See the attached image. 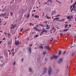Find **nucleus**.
Returning <instances> with one entry per match:
<instances>
[{
    "label": "nucleus",
    "mask_w": 76,
    "mask_h": 76,
    "mask_svg": "<svg viewBox=\"0 0 76 76\" xmlns=\"http://www.w3.org/2000/svg\"><path fill=\"white\" fill-rule=\"evenodd\" d=\"M48 75L49 76L50 75H51V74H52V68L51 67H49L48 69Z\"/></svg>",
    "instance_id": "f257e3e1"
},
{
    "label": "nucleus",
    "mask_w": 76,
    "mask_h": 76,
    "mask_svg": "<svg viewBox=\"0 0 76 76\" xmlns=\"http://www.w3.org/2000/svg\"><path fill=\"white\" fill-rule=\"evenodd\" d=\"M47 71V68L45 67L43 69V71L42 73V75H44V74L46 73Z\"/></svg>",
    "instance_id": "f03ea898"
},
{
    "label": "nucleus",
    "mask_w": 76,
    "mask_h": 76,
    "mask_svg": "<svg viewBox=\"0 0 76 76\" xmlns=\"http://www.w3.org/2000/svg\"><path fill=\"white\" fill-rule=\"evenodd\" d=\"M63 61V58H60L58 61V63L60 64V63H61V62H62Z\"/></svg>",
    "instance_id": "7ed1b4c3"
},
{
    "label": "nucleus",
    "mask_w": 76,
    "mask_h": 76,
    "mask_svg": "<svg viewBox=\"0 0 76 76\" xmlns=\"http://www.w3.org/2000/svg\"><path fill=\"white\" fill-rule=\"evenodd\" d=\"M15 45H18L19 44H20V42H19V40H18L17 41L16 40H15Z\"/></svg>",
    "instance_id": "20e7f679"
},
{
    "label": "nucleus",
    "mask_w": 76,
    "mask_h": 76,
    "mask_svg": "<svg viewBox=\"0 0 76 76\" xmlns=\"http://www.w3.org/2000/svg\"><path fill=\"white\" fill-rule=\"evenodd\" d=\"M44 48L46 50H50V48L48 46H45Z\"/></svg>",
    "instance_id": "39448f33"
},
{
    "label": "nucleus",
    "mask_w": 76,
    "mask_h": 76,
    "mask_svg": "<svg viewBox=\"0 0 76 76\" xmlns=\"http://www.w3.org/2000/svg\"><path fill=\"white\" fill-rule=\"evenodd\" d=\"M12 43V39H11V40L8 42V45H11Z\"/></svg>",
    "instance_id": "423d86ee"
},
{
    "label": "nucleus",
    "mask_w": 76,
    "mask_h": 76,
    "mask_svg": "<svg viewBox=\"0 0 76 76\" xmlns=\"http://www.w3.org/2000/svg\"><path fill=\"white\" fill-rule=\"evenodd\" d=\"M57 13V12H56V11L54 10L53 11H52V14L53 15H56Z\"/></svg>",
    "instance_id": "0eeeda50"
},
{
    "label": "nucleus",
    "mask_w": 76,
    "mask_h": 76,
    "mask_svg": "<svg viewBox=\"0 0 76 76\" xmlns=\"http://www.w3.org/2000/svg\"><path fill=\"white\" fill-rule=\"evenodd\" d=\"M34 30H36V31H38V32H39V31H40V30L38 29V28L36 27H34Z\"/></svg>",
    "instance_id": "6e6552de"
},
{
    "label": "nucleus",
    "mask_w": 76,
    "mask_h": 76,
    "mask_svg": "<svg viewBox=\"0 0 76 76\" xmlns=\"http://www.w3.org/2000/svg\"><path fill=\"white\" fill-rule=\"evenodd\" d=\"M28 48V50L29 52V53H31V47H28L27 48Z\"/></svg>",
    "instance_id": "1a4fd4ad"
},
{
    "label": "nucleus",
    "mask_w": 76,
    "mask_h": 76,
    "mask_svg": "<svg viewBox=\"0 0 76 76\" xmlns=\"http://www.w3.org/2000/svg\"><path fill=\"white\" fill-rule=\"evenodd\" d=\"M76 4V1L75 2V3L72 6L73 9H74L75 7H76V6H75V5Z\"/></svg>",
    "instance_id": "9d476101"
},
{
    "label": "nucleus",
    "mask_w": 76,
    "mask_h": 76,
    "mask_svg": "<svg viewBox=\"0 0 76 76\" xmlns=\"http://www.w3.org/2000/svg\"><path fill=\"white\" fill-rule=\"evenodd\" d=\"M53 57L54 59L55 58V59H57V56H56L55 55H53Z\"/></svg>",
    "instance_id": "9b49d317"
},
{
    "label": "nucleus",
    "mask_w": 76,
    "mask_h": 76,
    "mask_svg": "<svg viewBox=\"0 0 76 76\" xmlns=\"http://www.w3.org/2000/svg\"><path fill=\"white\" fill-rule=\"evenodd\" d=\"M28 70L29 72H32V69L31 68H29Z\"/></svg>",
    "instance_id": "f8f14e48"
},
{
    "label": "nucleus",
    "mask_w": 76,
    "mask_h": 76,
    "mask_svg": "<svg viewBox=\"0 0 76 76\" xmlns=\"http://www.w3.org/2000/svg\"><path fill=\"white\" fill-rule=\"evenodd\" d=\"M34 18H37L38 19H39V17L36 15L34 16Z\"/></svg>",
    "instance_id": "ddd939ff"
},
{
    "label": "nucleus",
    "mask_w": 76,
    "mask_h": 76,
    "mask_svg": "<svg viewBox=\"0 0 76 76\" xmlns=\"http://www.w3.org/2000/svg\"><path fill=\"white\" fill-rule=\"evenodd\" d=\"M43 31H42L43 32H45L46 33L47 32V30H45L44 29V28H43Z\"/></svg>",
    "instance_id": "4468645a"
},
{
    "label": "nucleus",
    "mask_w": 76,
    "mask_h": 76,
    "mask_svg": "<svg viewBox=\"0 0 76 76\" xmlns=\"http://www.w3.org/2000/svg\"><path fill=\"white\" fill-rule=\"evenodd\" d=\"M56 19H60V18H56L53 20V21H54L55 20H56Z\"/></svg>",
    "instance_id": "2eb2a0df"
},
{
    "label": "nucleus",
    "mask_w": 76,
    "mask_h": 76,
    "mask_svg": "<svg viewBox=\"0 0 76 76\" xmlns=\"http://www.w3.org/2000/svg\"><path fill=\"white\" fill-rule=\"evenodd\" d=\"M15 26H16V24H15L14 26H12L11 27H10L11 29H12V28H15Z\"/></svg>",
    "instance_id": "dca6fc26"
},
{
    "label": "nucleus",
    "mask_w": 76,
    "mask_h": 76,
    "mask_svg": "<svg viewBox=\"0 0 76 76\" xmlns=\"http://www.w3.org/2000/svg\"><path fill=\"white\" fill-rule=\"evenodd\" d=\"M38 36H39V34H37V35H35L34 37L35 38H37V37H38Z\"/></svg>",
    "instance_id": "f3484780"
},
{
    "label": "nucleus",
    "mask_w": 76,
    "mask_h": 76,
    "mask_svg": "<svg viewBox=\"0 0 76 76\" xmlns=\"http://www.w3.org/2000/svg\"><path fill=\"white\" fill-rule=\"evenodd\" d=\"M64 20H65V19H62L61 20H58V21H59V22H61V21H64Z\"/></svg>",
    "instance_id": "a211bd4d"
},
{
    "label": "nucleus",
    "mask_w": 76,
    "mask_h": 76,
    "mask_svg": "<svg viewBox=\"0 0 76 76\" xmlns=\"http://www.w3.org/2000/svg\"><path fill=\"white\" fill-rule=\"evenodd\" d=\"M58 53L59 55H60L61 54V50H59Z\"/></svg>",
    "instance_id": "6ab92c4d"
},
{
    "label": "nucleus",
    "mask_w": 76,
    "mask_h": 76,
    "mask_svg": "<svg viewBox=\"0 0 76 76\" xmlns=\"http://www.w3.org/2000/svg\"><path fill=\"white\" fill-rule=\"evenodd\" d=\"M45 17L47 18V19H51V17H50L47 16V15H46L45 16Z\"/></svg>",
    "instance_id": "aec40b11"
},
{
    "label": "nucleus",
    "mask_w": 76,
    "mask_h": 76,
    "mask_svg": "<svg viewBox=\"0 0 76 76\" xmlns=\"http://www.w3.org/2000/svg\"><path fill=\"white\" fill-rule=\"evenodd\" d=\"M30 14H28L27 15V18H29V16H30Z\"/></svg>",
    "instance_id": "412c9836"
},
{
    "label": "nucleus",
    "mask_w": 76,
    "mask_h": 76,
    "mask_svg": "<svg viewBox=\"0 0 76 76\" xmlns=\"http://www.w3.org/2000/svg\"><path fill=\"white\" fill-rule=\"evenodd\" d=\"M46 53H47V52L44 51L43 52V55H45V54H46Z\"/></svg>",
    "instance_id": "4be33fe9"
},
{
    "label": "nucleus",
    "mask_w": 76,
    "mask_h": 76,
    "mask_svg": "<svg viewBox=\"0 0 76 76\" xmlns=\"http://www.w3.org/2000/svg\"><path fill=\"white\" fill-rule=\"evenodd\" d=\"M67 19H70V16L69 15L67 17Z\"/></svg>",
    "instance_id": "5701e85b"
},
{
    "label": "nucleus",
    "mask_w": 76,
    "mask_h": 76,
    "mask_svg": "<svg viewBox=\"0 0 76 76\" xmlns=\"http://www.w3.org/2000/svg\"><path fill=\"white\" fill-rule=\"evenodd\" d=\"M69 30V29H65L64 30V32H66V31H67V30Z\"/></svg>",
    "instance_id": "b1692460"
},
{
    "label": "nucleus",
    "mask_w": 76,
    "mask_h": 76,
    "mask_svg": "<svg viewBox=\"0 0 76 76\" xmlns=\"http://www.w3.org/2000/svg\"><path fill=\"white\" fill-rule=\"evenodd\" d=\"M39 25H40L41 26L44 27V25L42 24H39Z\"/></svg>",
    "instance_id": "393cba45"
},
{
    "label": "nucleus",
    "mask_w": 76,
    "mask_h": 76,
    "mask_svg": "<svg viewBox=\"0 0 76 76\" xmlns=\"http://www.w3.org/2000/svg\"><path fill=\"white\" fill-rule=\"evenodd\" d=\"M39 47V48H41V49H43V47L42 46H40Z\"/></svg>",
    "instance_id": "a878e982"
},
{
    "label": "nucleus",
    "mask_w": 76,
    "mask_h": 76,
    "mask_svg": "<svg viewBox=\"0 0 76 76\" xmlns=\"http://www.w3.org/2000/svg\"><path fill=\"white\" fill-rule=\"evenodd\" d=\"M75 55V53H73L72 54V57H73V56H74V55Z\"/></svg>",
    "instance_id": "bb28decb"
},
{
    "label": "nucleus",
    "mask_w": 76,
    "mask_h": 76,
    "mask_svg": "<svg viewBox=\"0 0 76 76\" xmlns=\"http://www.w3.org/2000/svg\"><path fill=\"white\" fill-rule=\"evenodd\" d=\"M67 26H68V25L66 24L65 25V28H67Z\"/></svg>",
    "instance_id": "cd10ccee"
},
{
    "label": "nucleus",
    "mask_w": 76,
    "mask_h": 76,
    "mask_svg": "<svg viewBox=\"0 0 76 76\" xmlns=\"http://www.w3.org/2000/svg\"><path fill=\"white\" fill-rule=\"evenodd\" d=\"M50 26H49L48 27L46 28V29H50Z\"/></svg>",
    "instance_id": "c85d7f7f"
},
{
    "label": "nucleus",
    "mask_w": 76,
    "mask_h": 76,
    "mask_svg": "<svg viewBox=\"0 0 76 76\" xmlns=\"http://www.w3.org/2000/svg\"><path fill=\"white\" fill-rule=\"evenodd\" d=\"M50 59H51V60H52V59H54V57H51L50 58Z\"/></svg>",
    "instance_id": "c756f323"
},
{
    "label": "nucleus",
    "mask_w": 76,
    "mask_h": 76,
    "mask_svg": "<svg viewBox=\"0 0 76 76\" xmlns=\"http://www.w3.org/2000/svg\"><path fill=\"white\" fill-rule=\"evenodd\" d=\"M30 25H31V26H34V25L32 24V23H30Z\"/></svg>",
    "instance_id": "7c9ffc66"
},
{
    "label": "nucleus",
    "mask_w": 76,
    "mask_h": 76,
    "mask_svg": "<svg viewBox=\"0 0 76 76\" xmlns=\"http://www.w3.org/2000/svg\"><path fill=\"white\" fill-rule=\"evenodd\" d=\"M44 33V31H42V33L40 34V35H41Z\"/></svg>",
    "instance_id": "2f4dec72"
},
{
    "label": "nucleus",
    "mask_w": 76,
    "mask_h": 76,
    "mask_svg": "<svg viewBox=\"0 0 76 76\" xmlns=\"http://www.w3.org/2000/svg\"><path fill=\"white\" fill-rule=\"evenodd\" d=\"M56 1L57 2H58V3H59L60 4H61V3L60 2H59V1H58L57 0H56Z\"/></svg>",
    "instance_id": "473e14b6"
},
{
    "label": "nucleus",
    "mask_w": 76,
    "mask_h": 76,
    "mask_svg": "<svg viewBox=\"0 0 76 76\" xmlns=\"http://www.w3.org/2000/svg\"><path fill=\"white\" fill-rule=\"evenodd\" d=\"M46 23L45 24L46 25H47V21H45L44 22V23Z\"/></svg>",
    "instance_id": "72a5a7b5"
},
{
    "label": "nucleus",
    "mask_w": 76,
    "mask_h": 76,
    "mask_svg": "<svg viewBox=\"0 0 76 76\" xmlns=\"http://www.w3.org/2000/svg\"><path fill=\"white\" fill-rule=\"evenodd\" d=\"M13 66H15V61H14V62L13 63Z\"/></svg>",
    "instance_id": "f704fd0d"
},
{
    "label": "nucleus",
    "mask_w": 76,
    "mask_h": 76,
    "mask_svg": "<svg viewBox=\"0 0 76 76\" xmlns=\"http://www.w3.org/2000/svg\"><path fill=\"white\" fill-rule=\"evenodd\" d=\"M66 51H65L64 53H63V55H64V54H65V53H66Z\"/></svg>",
    "instance_id": "c9c22d12"
},
{
    "label": "nucleus",
    "mask_w": 76,
    "mask_h": 76,
    "mask_svg": "<svg viewBox=\"0 0 76 76\" xmlns=\"http://www.w3.org/2000/svg\"><path fill=\"white\" fill-rule=\"evenodd\" d=\"M73 9H74V8H72V10H71V12H72V11H73Z\"/></svg>",
    "instance_id": "e433bc0d"
},
{
    "label": "nucleus",
    "mask_w": 76,
    "mask_h": 76,
    "mask_svg": "<svg viewBox=\"0 0 76 76\" xmlns=\"http://www.w3.org/2000/svg\"><path fill=\"white\" fill-rule=\"evenodd\" d=\"M70 19H73V16H71L70 17Z\"/></svg>",
    "instance_id": "4c0bfd02"
},
{
    "label": "nucleus",
    "mask_w": 76,
    "mask_h": 76,
    "mask_svg": "<svg viewBox=\"0 0 76 76\" xmlns=\"http://www.w3.org/2000/svg\"><path fill=\"white\" fill-rule=\"evenodd\" d=\"M49 1L50 2V3H52V1H51V0H49Z\"/></svg>",
    "instance_id": "58836bf2"
},
{
    "label": "nucleus",
    "mask_w": 76,
    "mask_h": 76,
    "mask_svg": "<svg viewBox=\"0 0 76 76\" xmlns=\"http://www.w3.org/2000/svg\"><path fill=\"white\" fill-rule=\"evenodd\" d=\"M23 28H22L20 30V32H22V31H23Z\"/></svg>",
    "instance_id": "ea45409f"
},
{
    "label": "nucleus",
    "mask_w": 76,
    "mask_h": 76,
    "mask_svg": "<svg viewBox=\"0 0 76 76\" xmlns=\"http://www.w3.org/2000/svg\"><path fill=\"white\" fill-rule=\"evenodd\" d=\"M60 35L61 36H63V34H62V33H61L60 34Z\"/></svg>",
    "instance_id": "a19ab883"
},
{
    "label": "nucleus",
    "mask_w": 76,
    "mask_h": 76,
    "mask_svg": "<svg viewBox=\"0 0 76 76\" xmlns=\"http://www.w3.org/2000/svg\"><path fill=\"white\" fill-rule=\"evenodd\" d=\"M39 24L37 25L36 26V27H38L39 26Z\"/></svg>",
    "instance_id": "79ce46f5"
},
{
    "label": "nucleus",
    "mask_w": 76,
    "mask_h": 76,
    "mask_svg": "<svg viewBox=\"0 0 76 76\" xmlns=\"http://www.w3.org/2000/svg\"><path fill=\"white\" fill-rule=\"evenodd\" d=\"M72 7H73V6L72 5L70 7V9H71L72 8Z\"/></svg>",
    "instance_id": "37998d69"
},
{
    "label": "nucleus",
    "mask_w": 76,
    "mask_h": 76,
    "mask_svg": "<svg viewBox=\"0 0 76 76\" xmlns=\"http://www.w3.org/2000/svg\"><path fill=\"white\" fill-rule=\"evenodd\" d=\"M10 13L11 14V16H12V15H13V13H12V12H10Z\"/></svg>",
    "instance_id": "c03bdc74"
},
{
    "label": "nucleus",
    "mask_w": 76,
    "mask_h": 76,
    "mask_svg": "<svg viewBox=\"0 0 76 76\" xmlns=\"http://www.w3.org/2000/svg\"><path fill=\"white\" fill-rule=\"evenodd\" d=\"M33 45V44H31L30 45H29V47H31V46H32Z\"/></svg>",
    "instance_id": "a18cd8bd"
},
{
    "label": "nucleus",
    "mask_w": 76,
    "mask_h": 76,
    "mask_svg": "<svg viewBox=\"0 0 76 76\" xmlns=\"http://www.w3.org/2000/svg\"><path fill=\"white\" fill-rule=\"evenodd\" d=\"M58 71H59V69H58L57 70V72H58Z\"/></svg>",
    "instance_id": "49530a36"
},
{
    "label": "nucleus",
    "mask_w": 76,
    "mask_h": 76,
    "mask_svg": "<svg viewBox=\"0 0 76 76\" xmlns=\"http://www.w3.org/2000/svg\"><path fill=\"white\" fill-rule=\"evenodd\" d=\"M67 35H70V34L69 33H67Z\"/></svg>",
    "instance_id": "de8ad7c7"
},
{
    "label": "nucleus",
    "mask_w": 76,
    "mask_h": 76,
    "mask_svg": "<svg viewBox=\"0 0 76 76\" xmlns=\"http://www.w3.org/2000/svg\"><path fill=\"white\" fill-rule=\"evenodd\" d=\"M4 15H6V14H3L2 15H1L2 16H4Z\"/></svg>",
    "instance_id": "09e8293b"
},
{
    "label": "nucleus",
    "mask_w": 76,
    "mask_h": 76,
    "mask_svg": "<svg viewBox=\"0 0 76 76\" xmlns=\"http://www.w3.org/2000/svg\"><path fill=\"white\" fill-rule=\"evenodd\" d=\"M13 50H14V48H13L12 50L11 51H13Z\"/></svg>",
    "instance_id": "8fccbe9b"
},
{
    "label": "nucleus",
    "mask_w": 76,
    "mask_h": 76,
    "mask_svg": "<svg viewBox=\"0 0 76 76\" xmlns=\"http://www.w3.org/2000/svg\"><path fill=\"white\" fill-rule=\"evenodd\" d=\"M22 62L23 61V58H22Z\"/></svg>",
    "instance_id": "3c124183"
},
{
    "label": "nucleus",
    "mask_w": 76,
    "mask_h": 76,
    "mask_svg": "<svg viewBox=\"0 0 76 76\" xmlns=\"http://www.w3.org/2000/svg\"><path fill=\"white\" fill-rule=\"evenodd\" d=\"M1 42H2V41H0V44H1Z\"/></svg>",
    "instance_id": "603ef678"
},
{
    "label": "nucleus",
    "mask_w": 76,
    "mask_h": 76,
    "mask_svg": "<svg viewBox=\"0 0 76 76\" xmlns=\"http://www.w3.org/2000/svg\"><path fill=\"white\" fill-rule=\"evenodd\" d=\"M53 40H50V41H51V42H53Z\"/></svg>",
    "instance_id": "864d4df0"
},
{
    "label": "nucleus",
    "mask_w": 76,
    "mask_h": 76,
    "mask_svg": "<svg viewBox=\"0 0 76 76\" xmlns=\"http://www.w3.org/2000/svg\"><path fill=\"white\" fill-rule=\"evenodd\" d=\"M48 27V24H47V26H46V27L47 28V27Z\"/></svg>",
    "instance_id": "5fc2aeb1"
},
{
    "label": "nucleus",
    "mask_w": 76,
    "mask_h": 76,
    "mask_svg": "<svg viewBox=\"0 0 76 76\" xmlns=\"http://www.w3.org/2000/svg\"><path fill=\"white\" fill-rule=\"evenodd\" d=\"M55 17H58V15H55Z\"/></svg>",
    "instance_id": "6e6d98bb"
},
{
    "label": "nucleus",
    "mask_w": 76,
    "mask_h": 76,
    "mask_svg": "<svg viewBox=\"0 0 76 76\" xmlns=\"http://www.w3.org/2000/svg\"><path fill=\"white\" fill-rule=\"evenodd\" d=\"M53 29H54V27H53V28L52 29V30H53Z\"/></svg>",
    "instance_id": "4d7b16f0"
},
{
    "label": "nucleus",
    "mask_w": 76,
    "mask_h": 76,
    "mask_svg": "<svg viewBox=\"0 0 76 76\" xmlns=\"http://www.w3.org/2000/svg\"><path fill=\"white\" fill-rule=\"evenodd\" d=\"M34 49L35 50H37V49H37V48H34Z\"/></svg>",
    "instance_id": "13d9d810"
},
{
    "label": "nucleus",
    "mask_w": 76,
    "mask_h": 76,
    "mask_svg": "<svg viewBox=\"0 0 76 76\" xmlns=\"http://www.w3.org/2000/svg\"><path fill=\"white\" fill-rule=\"evenodd\" d=\"M69 27H71V25L69 24Z\"/></svg>",
    "instance_id": "bf43d9fd"
},
{
    "label": "nucleus",
    "mask_w": 76,
    "mask_h": 76,
    "mask_svg": "<svg viewBox=\"0 0 76 76\" xmlns=\"http://www.w3.org/2000/svg\"><path fill=\"white\" fill-rule=\"evenodd\" d=\"M3 40H5V38H3Z\"/></svg>",
    "instance_id": "052dcab7"
},
{
    "label": "nucleus",
    "mask_w": 76,
    "mask_h": 76,
    "mask_svg": "<svg viewBox=\"0 0 76 76\" xmlns=\"http://www.w3.org/2000/svg\"><path fill=\"white\" fill-rule=\"evenodd\" d=\"M75 22H76V17L75 18Z\"/></svg>",
    "instance_id": "680f3d73"
},
{
    "label": "nucleus",
    "mask_w": 76,
    "mask_h": 76,
    "mask_svg": "<svg viewBox=\"0 0 76 76\" xmlns=\"http://www.w3.org/2000/svg\"><path fill=\"white\" fill-rule=\"evenodd\" d=\"M34 14H32V16L33 17V16H34Z\"/></svg>",
    "instance_id": "e2e57ef3"
},
{
    "label": "nucleus",
    "mask_w": 76,
    "mask_h": 76,
    "mask_svg": "<svg viewBox=\"0 0 76 76\" xmlns=\"http://www.w3.org/2000/svg\"><path fill=\"white\" fill-rule=\"evenodd\" d=\"M45 4H47V2H45Z\"/></svg>",
    "instance_id": "0e129e2a"
},
{
    "label": "nucleus",
    "mask_w": 76,
    "mask_h": 76,
    "mask_svg": "<svg viewBox=\"0 0 76 76\" xmlns=\"http://www.w3.org/2000/svg\"><path fill=\"white\" fill-rule=\"evenodd\" d=\"M28 40H29V38H28L27 39V41H28Z\"/></svg>",
    "instance_id": "69168bd1"
},
{
    "label": "nucleus",
    "mask_w": 76,
    "mask_h": 76,
    "mask_svg": "<svg viewBox=\"0 0 76 76\" xmlns=\"http://www.w3.org/2000/svg\"><path fill=\"white\" fill-rule=\"evenodd\" d=\"M42 14H43V15H45V14L44 13V12H43V13H42Z\"/></svg>",
    "instance_id": "338daca9"
},
{
    "label": "nucleus",
    "mask_w": 76,
    "mask_h": 76,
    "mask_svg": "<svg viewBox=\"0 0 76 76\" xmlns=\"http://www.w3.org/2000/svg\"><path fill=\"white\" fill-rule=\"evenodd\" d=\"M74 11H75V12L76 11V10L75 9L74 10Z\"/></svg>",
    "instance_id": "774afa93"
}]
</instances>
